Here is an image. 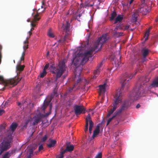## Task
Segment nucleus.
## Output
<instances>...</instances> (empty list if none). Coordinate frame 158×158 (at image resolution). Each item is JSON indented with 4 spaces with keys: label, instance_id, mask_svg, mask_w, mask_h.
I'll list each match as a JSON object with an SVG mask.
<instances>
[{
    "label": "nucleus",
    "instance_id": "680f3d73",
    "mask_svg": "<svg viewBox=\"0 0 158 158\" xmlns=\"http://www.w3.org/2000/svg\"><path fill=\"white\" fill-rule=\"evenodd\" d=\"M156 22H158V19L156 20Z\"/></svg>",
    "mask_w": 158,
    "mask_h": 158
},
{
    "label": "nucleus",
    "instance_id": "dca6fc26",
    "mask_svg": "<svg viewBox=\"0 0 158 158\" xmlns=\"http://www.w3.org/2000/svg\"><path fill=\"white\" fill-rule=\"evenodd\" d=\"M24 66L22 65L18 64L16 67V71L17 72V75H18L19 72L23 71L24 69Z\"/></svg>",
    "mask_w": 158,
    "mask_h": 158
},
{
    "label": "nucleus",
    "instance_id": "473e14b6",
    "mask_svg": "<svg viewBox=\"0 0 158 158\" xmlns=\"http://www.w3.org/2000/svg\"><path fill=\"white\" fill-rule=\"evenodd\" d=\"M94 127V124H92V123H90V124H89V133L90 134H91L92 133V130L93 128Z\"/></svg>",
    "mask_w": 158,
    "mask_h": 158
},
{
    "label": "nucleus",
    "instance_id": "1a4fd4ad",
    "mask_svg": "<svg viewBox=\"0 0 158 158\" xmlns=\"http://www.w3.org/2000/svg\"><path fill=\"white\" fill-rule=\"evenodd\" d=\"M129 104L128 101H125L121 106L120 108H119L114 113L116 115H118L120 114L122 111L127 110L129 106Z\"/></svg>",
    "mask_w": 158,
    "mask_h": 158
},
{
    "label": "nucleus",
    "instance_id": "6ab92c4d",
    "mask_svg": "<svg viewBox=\"0 0 158 158\" xmlns=\"http://www.w3.org/2000/svg\"><path fill=\"white\" fill-rule=\"evenodd\" d=\"M123 19V15H118V16L116 18L115 22H114V24H116L118 22H120Z\"/></svg>",
    "mask_w": 158,
    "mask_h": 158
},
{
    "label": "nucleus",
    "instance_id": "4be33fe9",
    "mask_svg": "<svg viewBox=\"0 0 158 158\" xmlns=\"http://www.w3.org/2000/svg\"><path fill=\"white\" fill-rule=\"evenodd\" d=\"M74 146L73 145H67L66 149L67 151L70 152L73 150Z\"/></svg>",
    "mask_w": 158,
    "mask_h": 158
},
{
    "label": "nucleus",
    "instance_id": "8fccbe9b",
    "mask_svg": "<svg viewBox=\"0 0 158 158\" xmlns=\"http://www.w3.org/2000/svg\"><path fill=\"white\" fill-rule=\"evenodd\" d=\"M134 0H130L129 2V4H131L133 2Z\"/></svg>",
    "mask_w": 158,
    "mask_h": 158
},
{
    "label": "nucleus",
    "instance_id": "aec40b11",
    "mask_svg": "<svg viewBox=\"0 0 158 158\" xmlns=\"http://www.w3.org/2000/svg\"><path fill=\"white\" fill-rule=\"evenodd\" d=\"M56 143V141L54 140H50V143L48 145V147L51 148L53 147Z\"/></svg>",
    "mask_w": 158,
    "mask_h": 158
},
{
    "label": "nucleus",
    "instance_id": "864d4df0",
    "mask_svg": "<svg viewBox=\"0 0 158 158\" xmlns=\"http://www.w3.org/2000/svg\"><path fill=\"white\" fill-rule=\"evenodd\" d=\"M42 109L43 110H44L45 109V108H46V107H45V106H44L42 107Z\"/></svg>",
    "mask_w": 158,
    "mask_h": 158
},
{
    "label": "nucleus",
    "instance_id": "6e6552de",
    "mask_svg": "<svg viewBox=\"0 0 158 158\" xmlns=\"http://www.w3.org/2000/svg\"><path fill=\"white\" fill-rule=\"evenodd\" d=\"M18 124L16 123H13L10 127L11 130H9L7 131V136L11 137L13 138V132L18 127Z\"/></svg>",
    "mask_w": 158,
    "mask_h": 158
},
{
    "label": "nucleus",
    "instance_id": "c756f323",
    "mask_svg": "<svg viewBox=\"0 0 158 158\" xmlns=\"http://www.w3.org/2000/svg\"><path fill=\"white\" fill-rule=\"evenodd\" d=\"M138 16V15L137 14H135L134 13L132 16V20L133 22H136L137 20V17Z\"/></svg>",
    "mask_w": 158,
    "mask_h": 158
},
{
    "label": "nucleus",
    "instance_id": "13d9d810",
    "mask_svg": "<svg viewBox=\"0 0 158 158\" xmlns=\"http://www.w3.org/2000/svg\"><path fill=\"white\" fill-rule=\"evenodd\" d=\"M49 54V52H47V55H48Z\"/></svg>",
    "mask_w": 158,
    "mask_h": 158
},
{
    "label": "nucleus",
    "instance_id": "5701e85b",
    "mask_svg": "<svg viewBox=\"0 0 158 158\" xmlns=\"http://www.w3.org/2000/svg\"><path fill=\"white\" fill-rule=\"evenodd\" d=\"M47 35L48 36L51 38H53L54 37V35L52 32V28H50L47 33Z\"/></svg>",
    "mask_w": 158,
    "mask_h": 158
},
{
    "label": "nucleus",
    "instance_id": "a211bd4d",
    "mask_svg": "<svg viewBox=\"0 0 158 158\" xmlns=\"http://www.w3.org/2000/svg\"><path fill=\"white\" fill-rule=\"evenodd\" d=\"M13 151L10 150L6 152L3 155L2 158H9L12 153Z\"/></svg>",
    "mask_w": 158,
    "mask_h": 158
},
{
    "label": "nucleus",
    "instance_id": "603ef678",
    "mask_svg": "<svg viewBox=\"0 0 158 158\" xmlns=\"http://www.w3.org/2000/svg\"><path fill=\"white\" fill-rule=\"evenodd\" d=\"M21 103L20 102H18V106H20V105H21Z\"/></svg>",
    "mask_w": 158,
    "mask_h": 158
},
{
    "label": "nucleus",
    "instance_id": "ddd939ff",
    "mask_svg": "<svg viewBox=\"0 0 158 158\" xmlns=\"http://www.w3.org/2000/svg\"><path fill=\"white\" fill-rule=\"evenodd\" d=\"M28 43L27 41H24L23 42L24 45L23 46V51L22 54V56L21 57V60H23L24 59V56L25 55V51L28 48V45H26V44Z\"/></svg>",
    "mask_w": 158,
    "mask_h": 158
},
{
    "label": "nucleus",
    "instance_id": "6e6d98bb",
    "mask_svg": "<svg viewBox=\"0 0 158 158\" xmlns=\"http://www.w3.org/2000/svg\"><path fill=\"white\" fill-rule=\"evenodd\" d=\"M119 35L120 36H122L123 35V33H119Z\"/></svg>",
    "mask_w": 158,
    "mask_h": 158
},
{
    "label": "nucleus",
    "instance_id": "39448f33",
    "mask_svg": "<svg viewBox=\"0 0 158 158\" xmlns=\"http://www.w3.org/2000/svg\"><path fill=\"white\" fill-rule=\"evenodd\" d=\"M21 79V78L18 79L17 77H15L9 80H5L2 76H0V84L3 85L5 87H7L8 88H11L16 85Z\"/></svg>",
    "mask_w": 158,
    "mask_h": 158
},
{
    "label": "nucleus",
    "instance_id": "7ed1b4c3",
    "mask_svg": "<svg viewBox=\"0 0 158 158\" xmlns=\"http://www.w3.org/2000/svg\"><path fill=\"white\" fill-rule=\"evenodd\" d=\"M136 73L137 72H135L133 75H132L130 73H126L123 75L122 78V81H123L122 86L119 94L117 93L114 97V102L113 104V108H111L108 111L107 115V117H109L113 113L117 108L118 104L122 102V99L120 97L121 93L124 89H127L128 88L129 81L131 80Z\"/></svg>",
    "mask_w": 158,
    "mask_h": 158
},
{
    "label": "nucleus",
    "instance_id": "a878e982",
    "mask_svg": "<svg viewBox=\"0 0 158 158\" xmlns=\"http://www.w3.org/2000/svg\"><path fill=\"white\" fill-rule=\"evenodd\" d=\"M117 15V13L115 11H114L113 13L111 14V17L110 19V20L111 21H112L114 19L115 17Z\"/></svg>",
    "mask_w": 158,
    "mask_h": 158
},
{
    "label": "nucleus",
    "instance_id": "423d86ee",
    "mask_svg": "<svg viewBox=\"0 0 158 158\" xmlns=\"http://www.w3.org/2000/svg\"><path fill=\"white\" fill-rule=\"evenodd\" d=\"M121 47H119V50L115 52L113 59L114 61V63L115 66L118 67H119L121 63V56L120 54V49Z\"/></svg>",
    "mask_w": 158,
    "mask_h": 158
},
{
    "label": "nucleus",
    "instance_id": "c85d7f7f",
    "mask_svg": "<svg viewBox=\"0 0 158 158\" xmlns=\"http://www.w3.org/2000/svg\"><path fill=\"white\" fill-rule=\"evenodd\" d=\"M114 115L111 118H109L107 120V123H106V126L108 125V124L110 123V122L114 118L116 117L117 115H116V114H114Z\"/></svg>",
    "mask_w": 158,
    "mask_h": 158
},
{
    "label": "nucleus",
    "instance_id": "de8ad7c7",
    "mask_svg": "<svg viewBox=\"0 0 158 158\" xmlns=\"http://www.w3.org/2000/svg\"><path fill=\"white\" fill-rule=\"evenodd\" d=\"M147 60L146 57H143V59L142 60V61L143 62H144V61H145L146 60Z\"/></svg>",
    "mask_w": 158,
    "mask_h": 158
},
{
    "label": "nucleus",
    "instance_id": "4d7b16f0",
    "mask_svg": "<svg viewBox=\"0 0 158 158\" xmlns=\"http://www.w3.org/2000/svg\"><path fill=\"white\" fill-rule=\"evenodd\" d=\"M27 21L28 22H30V19H28L27 20Z\"/></svg>",
    "mask_w": 158,
    "mask_h": 158
},
{
    "label": "nucleus",
    "instance_id": "f03ea898",
    "mask_svg": "<svg viewBox=\"0 0 158 158\" xmlns=\"http://www.w3.org/2000/svg\"><path fill=\"white\" fill-rule=\"evenodd\" d=\"M140 84L136 88L135 92H131L129 95L130 99L133 101L137 100L139 97L144 96L148 91L153 88L158 87V77L154 79L148 86L149 79L146 77H142L139 79Z\"/></svg>",
    "mask_w": 158,
    "mask_h": 158
},
{
    "label": "nucleus",
    "instance_id": "0eeeda50",
    "mask_svg": "<svg viewBox=\"0 0 158 158\" xmlns=\"http://www.w3.org/2000/svg\"><path fill=\"white\" fill-rule=\"evenodd\" d=\"M73 108L76 115L80 114L82 113H85V112L86 110L83 106L75 105Z\"/></svg>",
    "mask_w": 158,
    "mask_h": 158
},
{
    "label": "nucleus",
    "instance_id": "72a5a7b5",
    "mask_svg": "<svg viewBox=\"0 0 158 158\" xmlns=\"http://www.w3.org/2000/svg\"><path fill=\"white\" fill-rule=\"evenodd\" d=\"M34 155V153H33V151L32 149H31L30 150L29 152V155L28 156H29L31 158V156H33Z\"/></svg>",
    "mask_w": 158,
    "mask_h": 158
},
{
    "label": "nucleus",
    "instance_id": "338daca9",
    "mask_svg": "<svg viewBox=\"0 0 158 158\" xmlns=\"http://www.w3.org/2000/svg\"><path fill=\"white\" fill-rule=\"evenodd\" d=\"M116 29H117V27H116Z\"/></svg>",
    "mask_w": 158,
    "mask_h": 158
},
{
    "label": "nucleus",
    "instance_id": "c03bdc74",
    "mask_svg": "<svg viewBox=\"0 0 158 158\" xmlns=\"http://www.w3.org/2000/svg\"><path fill=\"white\" fill-rule=\"evenodd\" d=\"M28 121H26L25 122V125H24L23 127H24L25 128H26L27 127V124H28Z\"/></svg>",
    "mask_w": 158,
    "mask_h": 158
},
{
    "label": "nucleus",
    "instance_id": "5fc2aeb1",
    "mask_svg": "<svg viewBox=\"0 0 158 158\" xmlns=\"http://www.w3.org/2000/svg\"><path fill=\"white\" fill-rule=\"evenodd\" d=\"M81 14H79L78 16L79 17V18H80L81 16Z\"/></svg>",
    "mask_w": 158,
    "mask_h": 158
},
{
    "label": "nucleus",
    "instance_id": "3c124183",
    "mask_svg": "<svg viewBox=\"0 0 158 158\" xmlns=\"http://www.w3.org/2000/svg\"><path fill=\"white\" fill-rule=\"evenodd\" d=\"M129 28V26H127L125 28V30H127V29L128 28Z\"/></svg>",
    "mask_w": 158,
    "mask_h": 158
},
{
    "label": "nucleus",
    "instance_id": "412c9836",
    "mask_svg": "<svg viewBox=\"0 0 158 158\" xmlns=\"http://www.w3.org/2000/svg\"><path fill=\"white\" fill-rule=\"evenodd\" d=\"M89 123V124H90V123H92V124H94L93 122L91 119L90 115L89 114L88 115L86 118V123Z\"/></svg>",
    "mask_w": 158,
    "mask_h": 158
},
{
    "label": "nucleus",
    "instance_id": "c9c22d12",
    "mask_svg": "<svg viewBox=\"0 0 158 158\" xmlns=\"http://www.w3.org/2000/svg\"><path fill=\"white\" fill-rule=\"evenodd\" d=\"M5 111L3 110L0 108V116L5 113Z\"/></svg>",
    "mask_w": 158,
    "mask_h": 158
},
{
    "label": "nucleus",
    "instance_id": "79ce46f5",
    "mask_svg": "<svg viewBox=\"0 0 158 158\" xmlns=\"http://www.w3.org/2000/svg\"><path fill=\"white\" fill-rule=\"evenodd\" d=\"M30 36L31 35H30V34H29V36H28L27 38H26V40L25 41H27L28 42V43H27V44H26V45H28V40L29 39V38H30Z\"/></svg>",
    "mask_w": 158,
    "mask_h": 158
},
{
    "label": "nucleus",
    "instance_id": "393cba45",
    "mask_svg": "<svg viewBox=\"0 0 158 158\" xmlns=\"http://www.w3.org/2000/svg\"><path fill=\"white\" fill-rule=\"evenodd\" d=\"M148 49H143V55L144 57H146L148 53Z\"/></svg>",
    "mask_w": 158,
    "mask_h": 158
},
{
    "label": "nucleus",
    "instance_id": "7c9ffc66",
    "mask_svg": "<svg viewBox=\"0 0 158 158\" xmlns=\"http://www.w3.org/2000/svg\"><path fill=\"white\" fill-rule=\"evenodd\" d=\"M150 32V29L148 30L145 34V40H147L148 39V37L149 35Z\"/></svg>",
    "mask_w": 158,
    "mask_h": 158
},
{
    "label": "nucleus",
    "instance_id": "2eb2a0df",
    "mask_svg": "<svg viewBox=\"0 0 158 158\" xmlns=\"http://www.w3.org/2000/svg\"><path fill=\"white\" fill-rule=\"evenodd\" d=\"M47 5L46 4L44 0H43L42 1V4L41 6V8H39L38 10H40V13L44 11L47 7Z\"/></svg>",
    "mask_w": 158,
    "mask_h": 158
},
{
    "label": "nucleus",
    "instance_id": "37998d69",
    "mask_svg": "<svg viewBox=\"0 0 158 158\" xmlns=\"http://www.w3.org/2000/svg\"><path fill=\"white\" fill-rule=\"evenodd\" d=\"M94 5V3H93L92 4H88V7H93Z\"/></svg>",
    "mask_w": 158,
    "mask_h": 158
},
{
    "label": "nucleus",
    "instance_id": "a18cd8bd",
    "mask_svg": "<svg viewBox=\"0 0 158 158\" xmlns=\"http://www.w3.org/2000/svg\"><path fill=\"white\" fill-rule=\"evenodd\" d=\"M100 124H98L97 125L96 129L100 130Z\"/></svg>",
    "mask_w": 158,
    "mask_h": 158
},
{
    "label": "nucleus",
    "instance_id": "a19ab883",
    "mask_svg": "<svg viewBox=\"0 0 158 158\" xmlns=\"http://www.w3.org/2000/svg\"><path fill=\"white\" fill-rule=\"evenodd\" d=\"M67 151L66 149H65L64 150H63L62 152H60V156H64V154Z\"/></svg>",
    "mask_w": 158,
    "mask_h": 158
},
{
    "label": "nucleus",
    "instance_id": "b1692460",
    "mask_svg": "<svg viewBox=\"0 0 158 158\" xmlns=\"http://www.w3.org/2000/svg\"><path fill=\"white\" fill-rule=\"evenodd\" d=\"M76 85V84H75L73 85V87H72V88H69L68 90V92L69 93H71L73 91H75L78 89V88H75V87Z\"/></svg>",
    "mask_w": 158,
    "mask_h": 158
},
{
    "label": "nucleus",
    "instance_id": "49530a36",
    "mask_svg": "<svg viewBox=\"0 0 158 158\" xmlns=\"http://www.w3.org/2000/svg\"><path fill=\"white\" fill-rule=\"evenodd\" d=\"M48 67H49V65L48 64H46L44 66V70H45V69L48 68Z\"/></svg>",
    "mask_w": 158,
    "mask_h": 158
},
{
    "label": "nucleus",
    "instance_id": "09e8293b",
    "mask_svg": "<svg viewBox=\"0 0 158 158\" xmlns=\"http://www.w3.org/2000/svg\"><path fill=\"white\" fill-rule=\"evenodd\" d=\"M140 106L139 104H138L136 106V108H138L140 107Z\"/></svg>",
    "mask_w": 158,
    "mask_h": 158
},
{
    "label": "nucleus",
    "instance_id": "052dcab7",
    "mask_svg": "<svg viewBox=\"0 0 158 158\" xmlns=\"http://www.w3.org/2000/svg\"><path fill=\"white\" fill-rule=\"evenodd\" d=\"M26 158H31V157L29 156H28Z\"/></svg>",
    "mask_w": 158,
    "mask_h": 158
},
{
    "label": "nucleus",
    "instance_id": "20e7f679",
    "mask_svg": "<svg viewBox=\"0 0 158 158\" xmlns=\"http://www.w3.org/2000/svg\"><path fill=\"white\" fill-rule=\"evenodd\" d=\"M65 62L66 60H65L59 62L58 65L59 68L57 69L53 64L51 65L50 66V70L51 72L53 74H56V79L54 81V83L56 86L58 82L57 79L60 77L65 71L66 68Z\"/></svg>",
    "mask_w": 158,
    "mask_h": 158
},
{
    "label": "nucleus",
    "instance_id": "9d476101",
    "mask_svg": "<svg viewBox=\"0 0 158 158\" xmlns=\"http://www.w3.org/2000/svg\"><path fill=\"white\" fill-rule=\"evenodd\" d=\"M39 15L37 14L34 16V19H33L32 21H31V26L32 27L30 29V30L28 32V34H30V35L31 34V31L34 29L33 27L35 26V25L34 24V23L37 21H38L40 19V17H38Z\"/></svg>",
    "mask_w": 158,
    "mask_h": 158
},
{
    "label": "nucleus",
    "instance_id": "0e129e2a",
    "mask_svg": "<svg viewBox=\"0 0 158 158\" xmlns=\"http://www.w3.org/2000/svg\"><path fill=\"white\" fill-rule=\"evenodd\" d=\"M21 154H22V153H20V154H19V156H18V157H19V156L21 155Z\"/></svg>",
    "mask_w": 158,
    "mask_h": 158
},
{
    "label": "nucleus",
    "instance_id": "cd10ccee",
    "mask_svg": "<svg viewBox=\"0 0 158 158\" xmlns=\"http://www.w3.org/2000/svg\"><path fill=\"white\" fill-rule=\"evenodd\" d=\"M100 132V130L96 129L94 131L93 134L92 136V137L93 138H94L96 137L97 135H98Z\"/></svg>",
    "mask_w": 158,
    "mask_h": 158
},
{
    "label": "nucleus",
    "instance_id": "4468645a",
    "mask_svg": "<svg viewBox=\"0 0 158 158\" xmlns=\"http://www.w3.org/2000/svg\"><path fill=\"white\" fill-rule=\"evenodd\" d=\"M148 7L147 6L140 8L139 9V12L143 15H146L148 12Z\"/></svg>",
    "mask_w": 158,
    "mask_h": 158
},
{
    "label": "nucleus",
    "instance_id": "9b49d317",
    "mask_svg": "<svg viewBox=\"0 0 158 158\" xmlns=\"http://www.w3.org/2000/svg\"><path fill=\"white\" fill-rule=\"evenodd\" d=\"M102 64V63L101 62L100 64L98 65L96 69L94 70V78H96L100 74L101 71V67Z\"/></svg>",
    "mask_w": 158,
    "mask_h": 158
},
{
    "label": "nucleus",
    "instance_id": "e433bc0d",
    "mask_svg": "<svg viewBox=\"0 0 158 158\" xmlns=\"http://www.w3.org/2000/svg\"><path fill=\"white\" fill-rule=\"evenodd\" d=\"M47 139V136L46 135H45L43 137L42 139V141L43 142L45 141Z\"/></svg>",
    "mask_w": 158,
    "mask_h": 158
},
{
    "label": "nucleus",
    "instance_id": "69168bd1",
    "mask_svg": "<svg viewBox=\"0 0 158 158\" xmlns=\"http://www.w3.org/2000/svg\"><path fill=\"white\" fill-rule=\"evenodd\" d=\"M51 107H52V106H51V105L50 106V109L51 108Z\"/></svg>",
    "mask_w": 158,
    "mask_h": 158
},
{
    "label": "nucleus",
    "instance_id": "f704fd0d",
    "mask_svg": "<svg viewBox=\"0 0 158 158\" xmlns=\"http://www.w3.org/2000/svg\"><path fill=\"white\" fill-rule=\"evenodd\" d=\"M102 153L101 152H100L96 156L95 158H102Z\"/></svg>",
    "mask_w": 158,
    "mask_h": 158
},
{
    "label": "nucleus",
    "instance_id": "774afa93",
    "mask_svg": "<svg viewBox=\"0 0 158 158\" xmlns=\"http://www.w3.org/2000/svg\"><path fill=\"white\" fill-rule=\"evenodd\" d=\"M6 102H5V104L6 105Z\"/></svg>",
    "mask_w": 158,
    "mask_h": 158
},
{
    "label": "nucleus",
    "instance_id": "4c0bfd02",
    "mask_svg": "<svg viewBox=\"0 0 158 158\" xmlns=\"http://www.w3.org/2000/svg\"><path fill=\"white\" fill-rule=\"evenodd\" d=\"M88 123H86L85 126V132H86L88 131Z\"/></svg>",
    "mask_w": 158,
    "mask_h": 158
},
{
    "label": "nucleus",
    "instance_id": "ea45409f",
    "mask_svg": "<svg viewBox=\"0 0 158 158\" xmlns=\"http://www.w3.org/2000/svg\"><path fill=\"white\" fill-rule=\"evenodd\" d=\"M52 98H53L52 96V95H51L50 96H49L50 100H49L48 102V103H47L48 105V104H49V103H50V102H51V100L52 99Z\"/></svg>",
    "mask_w": 158,
    "mask_h": 158
},
{
    "label": "nucleus",
    "instance_id": "bb28decb",
    "mask_svg": "<svg viewBox=\"0 0 158 158\" xmlns=\"http://www.w3.org/2000/svg\"><path fill=\"white\" fill-rule=\"evenodd\" d=\"M106 83H104L103 85H99V88L100 91L101 92L102 91H105V85Z\"/></svg>",
    "mask_w": 158,
    "mask_h": 158
},
{
    "label": "nucleus",
    "instance_id": "f8f14e48",
    "mask_svg": "<svg viewBox=\"0 0 158 158\" xmlns=\"http://www.w3.org/2000/svg\"><path fill=\"white\" fill-rule=\"evenodd\" d=\"M41 117V115L40 114H38L35 115L33 117V125H35L39 123L40 121Z\"/></svg>",
    "mask_w": 158,
    "mask_h": 158
},
{
    "label": "nucleus",
    "instance_id": "f3484780",
    "mask_svg": "<svg viewBox=\"0 0 158 158\" xmlns=\"http://www.w3.org/2000/svg\"><path fill=\"white\" fill-rule=\"evenodd\" d=\"M63 27L66 32L69 31L70 28V23L68 21H66L65 25L64 24H63Z\"/></svg>",
    "mask_w": 158,
    "mask_h": 158
},
{
    "label": "nucleus",
    "instance_id": "e2e57ef3",
    "mask_svg": "<svg viewBox=\"0 0 158 158\" xmlns=\"http://www.w3.org/2000/svg\"><path fill=\"white\" fill-rule=\"evenodd\" d=\"M2 49V47L0 45V49L1 50Z\"/></svg>",
    "mask_w": 158,
    "mask_h": 158
},
{
    "label": "nucleus",
    "instance_id": "58836bf2",
    "mask_svg": "<svg viewBox=\"0 0 158 158\" xmlns=\"http://www.w3.org/2000/svg\"><path fill=\"white\" fill-rule=\"evenodd\" d=\"M44 148L42 144H41L39 147L38 150L39 151H40L43 149Z\"/></svg>",
    "mask_w": 158,
    "mask_h": 158
},
{
    "label": "nucleus",
    "instance_id": "f257e3e1",
    "mask_svg": "<svg viewBox=\"0 0 158 158\" xmlns=\"http://www.w3.org/2000/svg\"><path fill=\"white\" fill-rule=\"evenodd\" d=\"M107 36V34L103 35L95 42L93 47L84 53H83L80 46L77 47V49L73 50V56L75 55V56L73 57L72 63L75 68L74 80L77 81V83L80 82L82 80L80 76L81 71V66H82L85 64L89 59L92 60L91 56L92 52H97L101 49L102 44L108 40Z\"/></svg>",
    "mask_w": 158,
    "mask_h": 158
},
{
    "label": "nucleus",
    "instance_id": "bf43d9fd",
    "mask_svg": "<svg viewBox=\"0 0 158 158\" xmlns=\"http://www.w3.org/2000/svg\"><path fill=\"white\" fill-rule=\"evenodd\" d=\"M47 98H46L44 100V103H43V104H44V102H45V101H46V99Z\"/></svg>",
    "mask_w": 158,
    "mask_h": 158
},
{
    "label": "nucleus",
    "instance_id": "2f4dec72",
    "mask_svg": "<svg viewBox=\"0 0 158 158\" xmlns=\"http://www.w3.org/2000/svg\"><path fill=\"white\" fill-rule=\"evenodd\" d=\"M46 74V72L44 69L43 72L40 73V77H43Z\"/></svg>",
    "mask_w": 158,
    "mask_h": 158
}]
</instances>
